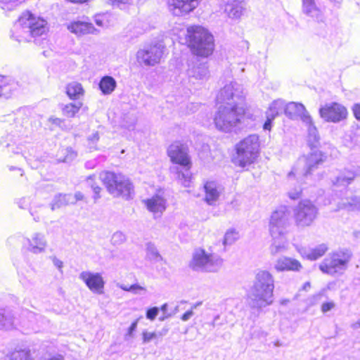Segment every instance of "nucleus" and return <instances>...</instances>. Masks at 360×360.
I'll list each match as a JSON object with an SVG mask.
<instances>
[{
	"mask_svg": "<svg viewBox=\"0 0 360 360\" xmlns=\"http://www.w3.org/2000/svg\"><path fill=\"white\" fill-rule=\"evenodd\" d=\"M112 4H127L129 0H108Z\"/></svg>",
	"mask_w": 360,
	"mask_h": 360,
	"instance_id": "nucleus-46",
	"label": "nucleus"
},
{
	"mask_svg": "<svg viewBox=\"0 0 360 360\" xmlns=\"http://www.w3.org/2000/svg\"><path fill=\"white\" fill-rule=\"evenodd\" d=\"M320 117L326 122L338 123L347 120V108L338 102H331L321 105L319 110Z\"/></svg>",
	"mask_w": 360,
	"mask_h": 360,
	"instance_id": "nucleus-10",
	"label": "nucleus"
},
{
	"mask_svg": "<svg viewBox=\"0 0 360 360\" xmlns=\"http://www.w3.org/2000/svg\"><path fill=\"white\" fill-rule=\"evenodd\" d=\"M166 308H167V304H163V305L161 307V309H162V310H164V311L166 309Z\"/></svg>",
	"mask_w": 360,
	"mask_h": 360,
	"instance_id": "nucleus-50",
	"label": "nucleus"
},
{
	"mask_svg": "<svg viewBox=\"0 0 360 360\" xmlns=\"http://www.w3.org/2000/svg\"><path fill=\"white\" fill-rule=\"evenodd\" d=\"M205 193V200L209 205L214 204L219 198L220 190L217 184L214 181H207L204 184Z\"/></svg>",
	"mask_w": 360,
	"mask_h": 360,
	"instance_id": "nucleus-20",
	"label": "nucleus"
},
{
	"mask_svg": "<svg viewBox=\"0 0 360 360\" xmlns=\"http://www.w3.org/2000/svg\"><path fill=\"white\" fill-rule=\"evenodd\" d=\"M77 153L71 147L62 149L58 153V162H71L76 159Z\"/></svg>",
	"mask_w": 360,
	"mask_h": 360,
	"instance_id": "nucleus-24",
	"label": "nucleus"
},
{
	"mask_svg": "<svg viewBox=\"0 0 360 360\" xmlns=\"http://www.w3.org/2000/svg\"><path fill=\"white\" fill-rule=\"evenodd\" d=\"M202 0H169V10L174 15L183 16L193 11Z\"/></svg>",
	"mask_w": 360,
	"mask_h": 360,
	"instance_id": "nucleus-14",
	"label": "nucleus"
},
{
	"mask_svg": "<svg viewBox=\"0 0 360 360\" xmlns=\"http://www.w3.org/2000/svg\"><path fill=\"white\" fill-rule=\"evenodd\" d=\"M138 324V319L135 320L133 323H131V326L129 328L128 333L131 335L136 328Z\"/></svg>",
	"mask_w": 360,
	"mask_h": 360,
	"instance_id": "nucleus-44",
	"label": "nucleus"
},
{
	"mask_svg": "<svg viewBox=\"0 0 360 360\" xmlns=\"http://www.w3.org/2000/svg\"><path fill=\"white\" fill-rule=\"evenodd\" d=\"M94 199L96 200L100 198V193L101 191V188L100 186H95L94 188Z\"/></svg>",
	"mask_w": 360,
	"mask_h": 360,
	"instance_id": "nucleus-45",
	"label": "nucleus"
},
{
	"mask_svg": "<svg viewBox=\"0 0 360 360\" xmlns=\"http://www.w3.org/2000/svg\"><path fill=\"white\" fill-rule=\"evenodd\" d=\"M215 265L213 255L207 253L204 249L199 248L195 250L189 266L193 271H212Z\"/></svg>",
	"mask_w": 360,
	"mask_h": 360,
	"instance_id": "nucleus-12",
	"label": "nucleus"
},
{
	"mask_svg": "<svg viewBox=\"0 0 360 360\" xmlns=\"http://www.w3.org/2000/svg\"><path fill=\"white\" fill-rule=\"evenodd\" d=\"M243 13V8L240 5L236 4L231 6L229 10V14L232 18H239Z\"/></svg>",
	"mask_w": 360,
	"mask_h": 360,
	"instance_id": "nucleus-32",
	"label": "nucleus"
},
{
	"mask_svg": "<svg viewBox=\"0 0 360 360\" xmlns=\"http://www.w3.org/2000/svg\"><path fill=\"white\" fill-rule=\"evenodd\" d=\"M8 85L9 80L6 77L0 75V97L6 94Z\"/></svg>",
	"mask_w": 360,
	"mask_h": 360,
	"instance_id": "nucleus-34",
	"label": "nucleus"
},
{
	"mask_svg": "<svg viewBox=\"0 0 360 360\" xmlns=\"http://www.w3.org/2000/svg\"><path fill=\"white\" fill-rule=\"evenodd\" d=\"M63 356H53L51 359H49V360H63Z\"/></svg>",
	"mask_w": 360,
	"mask_h": 360,
	"instance_id": "nucleus-49",
	"label": "nucleus"
},
{
	"mask_svg": "<svg viewBox=\"0 0 360 360\" xmlns=\"http://www.w3.org/2000/svg\"><path fill=\"white\" fill-rule=\"evenodd\" d=\"M235 151L232 162L241 168L250 167L257 161L260 154L259 138L255 135L244 138L235 146Z\"/></svg>",
	"mask_w": 360,
	"mask_h": 360,
	"instance_id": "nucleus-3",
	"label": "nucleus"
},
{
	"mask_svg": "<svg viewBox=\"0 0 360 360\" xmlns=\"http://www.w3.org/2000/svg\"><path fill=\"white\" fill-rule=\"evenodd\" d=\"M237 238L238 233L234 231H229L225 234L224 243V244H231Z\"/></svg>",
	"mask_w": 360,
	"mask_h": 360,
	"instance_id": "nucleus-33",
	"label": "nucleus"
},
{
	"mask_svg": "<svg viewBox=\"0 0 360 360\" xmlns=\"http://www.w3.org/2000/svg\"><path fill=\"white\" fill-rule=\"evenodd\" d=\"M303 9L306 14L311 18L319 19L321 13V11L315 6L314 0H302Z\"/></svg>",
	"mask_w": 360,
	"mask_h": 360,
	"instance_id": "nucleus-25",
	"label": "nucleus"
},
{
	"mask_svg": "<svg viewBox=\"0 0 360 360\" xmlns=\"http://www.w3.org/2000/svg\"><path fill=\"white\" fill-rule=\"evenodd\" d=\"M311 288V283L310 282H306L305 283L303 284L302 285V289L304 290H307L308 289H309Z\"/></svg>",
	"mask_w": 360,
	"mask_h": 360,
	"instance_id": "nucleus-47",
	"label": "nucleus"
},
{
	"mask_svg": "<svg viewBox=\"0 0 360 360\" xmlns=\"http://www.w3.org/2000/svg\"><path fill=\"white\" fill-rule=\"evenodd\" d=\"M274 119H270V117L266 115V120L263 124V129L264 130L270 131L271 129V122Z\"/></svg>",
	"mask_w": 360,
	"mask_h": 360,
	"instance_id": "nucleus-41",
	"label": "nucleus"
},
{
	"mask_svg": "<svg viewBox=\"0 0 360 360\" xmlns=\"http://www.w3.org/2000/svg\"><path fill=\"white\" fill-rule=\"evenodd\" d=\"M155 332L143 331L142 333V340L143 343H148L157 338Z\"/></svg>",
	"mask_w": 360,
	"mask_h": 360,
	"instance_id": "nucleus-35",
	"label": "nucleus"
},
{
	"mask_svg": "<svg viewBox=\"0 0 360 360\" xmlns=\"http://www.w3.org/2000/svg\"><path fill=\"white\" fill-rule=\"evenodd\" d=\"M235 94L234 87L231 84H228L221 88L216 96V104L218 108L213 121L216 128L222 132H231L245 120L251 118L247 105L231 103Z\"/></svg>",
	"mask_w": 360,
	"mask_h": 360,
	"instance_id": "nucleus-1",
	"label": "nucleus"
},
{
	"mask_svg": "<svg viewBox=\"0 0 360 360\" xmlns=\"http://www.w3.org/2000/svg\"><path fill=\"white\" fill-rule=\"evenodd\" d=\"M335 303L333 301L323 302L321 306V310L323 313H326L335 307Z\"/></svg>",
	"mask_w": 360,
	"mask_h": 360,
	"instance_id": "nucleus-37",
	"label": "nucleus"
},
{
	"mask_svg": "<svg viewBox=\"0 0 360 360\" xmlns=\"http://www.w3.org/2000/svg\"><path fill=\"white\" fill-rule=\"evenodd\" d=\"M159 309L158 307H151L149 308L146 311V317L150 321H153L155 319L158 315Z\"/></svg>",
	"mask_w": 360,
	"mask_h": 360,
	"instance_id": "nucleus-36",
	"label": "nucleus"
},
{
	"mask_svg": "<svg viewBox=\"0 0 360 360\" xmlns=\"http://www.w3.org/2000/svg\"><path fill=\"white\" fill-rule=\"evenodd\" d=\"M328 248L326 244H320L312 248L306 255V258L309 260H316L323 257L328 251Z\"/></svg>",
	"mask_w": 360,
	"mask_h": 360,
	"instance_id": "nucleus-28",
	"label": "nucleus"
},
{
	"mask_svg": "<svg viewBox=\"0 0 360 360\" xmlns=\"http://www.w3.org/2000/svg\"><path fill=\"white\" fill-rule=\"evenodd\" d=\"M18 2L19 0H0V6L4 10H11Z\"/></svg>",
	"mask_w": 360,
	"mask_h": 360,
	"instance_id": "nucleus-31",
	"label": "nucleus"
},
{
	"mask_svg": "<svg viewBox=\"0 0 360 360\" xmlns=\"http://www.w3.org/2000/svg\"><path fill=\"white\" fill-rule=\"evenodd\" d=\"M354 179V176H352L348 179L347 182L349 183L351 181H352Z\"/></svg>",
	"mask_w": 360,
	"mask_h": 360,
	"instance_id": "nucleus-51",
	"label": "nucleus"
},
{
	"mask_svg": "<svg viewBox=\"0 0 360 360\" xmlns=\"http://www.w3.org/2000/svg\"><path fill=\"white\" fill-rule=\"evenodd\" d=\"M5 319H6V317H5L4 314L0 311V325L3 324Z\"/></svg>",
	"mask_w": 360,
	"mask_h": 360,
	"instance_id": "nucleus-48",
	"label": "nucleus"
},
{
	"mask_svg": "<svg viewBox=\"0 0 360 360\" xmlns=\"http://www.w3.org/2000/svg\"><path fill=\"white\" fill-rule=\"evenodd\" d=\"M284 112L290 118L302 117L306 112L305 107L298 103L291 102L284 105Z\"/></svg>",
	"mask_w": 360,
	"mask_h": 360,
	"instance_id": "nucleus-22",
	"label": "nucleus"
},
{
	"mask_svg": "<svg viewBox=\"0 0 360 360\" xmlns=\"http://www.w3.org/2000/svg\"><path fill=\"white\" fill-rule=\"evenodd\" d=\"M185 42L193 56L207 58L215 48V40L212 32L200 25H190L186 28Z\"/></svg>",
	"mask_w": 360,
	"mask_h": 360,
	"instance_id": "nucleus-2",
	"label": "nucleus"
},
{
	"mask_svg": "<svg viewBox=\"0 0 360 360\" xmlns=\"http://www.w3.org/2000/svg\"><path fill=\"white\" fill-rule=\"evenodd\" d=\"M45 241L37 236L30 240V249L34 252H41L45 249Z\"/></svg>",
	"mask_w": 360,
	"mask_h": 360,
	"instance_id": "nucleus-30",
	"label": "nucleus"
},
{
	"mask_svg": "<svg viewBox=\"0 0 360 360\" xmlns=\"http://www.w3.org/2000/svg\"><path fill=\"white\" fill-rule=\"evenodd\" d=\"M82 106V103L78 102L75 103H69L66 104L62 109V113L64 116L72 118L75 117V115L79 112L80 108Z\"/></svg>",
	"mask_w": 360,
	"mask_h": 360,
	"instance_id": "nucleus-26",
	"label": "nucleus"
},
{
	"mask_svg": "<svg viewBox=\"0 0 360 360\" xmlns=\"http://www.w3.org/2000/svg\"><path fill=\"white\" fill-rule=\"evenodd\" d=\"M123 289L126 291H139V290H144L145 288L138 284H134L129 286V288H123Z\"/></svg>",
	"mask_w": 360,
	"mask_h": 360,
	"instance_id": "nucleus-39",
	"label": "nucleus"
},
{
	"mask_svg": "<svg viewBox=\"0 0 360 360\" xmlns=\"http://www.w3.org/2000/svg\"><path fill=\"white\" fill-rule=\"evenodd\" d=\"M167 154L172 164L181 166L184 170L176 171L177 179L189 181L193 176L191 172L193 164L186 147L181 143L175 141L169 145Z\"/></svg>",
	"mask_w": 360,
	"mask_h": 360,
	"instance_id": "nucleus-5",
	"label": "nucleus"
},
{
	"mask_svg": "<svg viewBox=\"0 0 360 360\" xmlns=\"http://www.w3.org/2000/svg\"><path fill=\"white\" fill-rule=\"evenodd\" d=\"M70 195L60 193L57 195L53 199L51 208L52 210H58L63 206L69 204V197Z\"/></svg>",
	"mask_w": 360,
	"mask_h": 360,
	"instance_id": "nucleus-29",
	"label": "nucleus"
},
{
	"mask_svg": "<svg viewBox=\"0 0 360 360\" xmlns=\"http://www.w3.org/2000/svg\"><path fill=\"white\" fill-rule=\"evenodd\" d=\"M80 278L92 292L98 294L103 292L105 282L100 274L84 271L80 274Z\"/></svg>",
	"mask_w": 360,
	"mask_h": 360,
	"instance_id": "nucleus-15",
	"label": "nucleus"
},
{
	"mask_svg": "<svg viewBox=\"0 0 360 360\" xmlns=\"http://www.w3.org/2000/svg\"><path fill=\"white\" fill-rule=\"evenodd\" d=\"M283 109L284 103L282 101L279 100L274 101L268 108L266 115L270 117V119H275Z\"/></svg>",
	"mask_w": 360,
	"mask_h": 360,
	"instance_id": "nucleus-27",
	"label": "nucleus"
},
{
	"mask_svg": "<svg viewBox=\"0 0 360 360\" xmlns=\"http://www.w3.org/2000/svg\"><path fill=\"white\" fill-rule=\"evenodd\" d=\"M301 195H302V191H297V192H294V193H292V192H290V193H288V197H289L290 199H292V200H297V199L300 198V196H301Z\"/></svg>",
	"mask_w": 360,
	"mask_h": 360,
	"instance_id": "nucleus-43",
	"label": "nucleus"
},
{
	"mask_svg": "<svg viewBox=\"0 0 360 360\" xmlns=\"http://www.w3.org/2000/svg\"><path fill=\"white\" fill-rule=\"evenodd\" d=\"M65 93L70 100H78L84 95L85 90L81 83L74 81L66 85Z\"/></svg>",
	"mask_w": 360,
	"mask_h": 360,
	"instance_id": "nucleus-21",
	"label": "nucleus"
},
{
	"mask_svg": "<svg viewBox=\"0 0 360 360\" xmlns=\"http://www.w3.org/2000/svg\"><path fill=\"white\" fill-rule=\"evenodd\" d=\"M75 202L86 201L87 197L82 192H77L75 194Z\"/></svg>",
	"mask_w": 360,
	"mask_h": 360,
	"instance_id": "nucleus-40",
	"label": "nucleus"
},
{
	"mask_svg": "<svg viewBox=\"0 0 360 360\" xmlns=\"http://www.w3.org/2000/svg\"><path fill=\"white\" fill-rule=\"evenodd\" d=\"M318 215V209L309 200L299 202L294 212L295 225L300 229H304L312 225Z\"/></svg>",
	"mask_w": 360,
	"mask_h": 360,
	"instance_id": "nucleus-8",
	"label": "nucleus"
},
{
	"mask_svg": "<svg viewBox=\"0 0 360 360\" xmlns=\"http://www.w3.org/2000/svg\"><path fill=\"white\" fill-rule=\"evenodd\" d=\"M357 325L360 327V319L357 321Z\"/></svg>",
	"mask_w": 360,
	"mask_h": 360,
	"instance_id": "nucleus-52",
	"label": "nucleus"
},
{
	"mask_svg": "<svg viewBox=\"0 0 360 360\" xmlns=\"http://www.w3.org/2000/svg\"><path fill=\"white\" fill-rule=\"evenodd\" d=\"M352 258L348 250H340L331 253L319 265V269L324 274H334L339 269L345 268Z\"/></svg>",
	"mask_w": 360,
	"mask_h": 360,
	"instance_id": "nucleus-9",
	"label": "nucleus"
},
{
	"mask_svg": "<svg viewBox=\"0 0 360 360\" xmlns=\"http://www.w3.org/2000/svg\"><path fill=\"white\" fill-rule=\"evenodd\" d=\"M302 268V266L298 260L288 257L279 258L275 266L277 271H298Z\"/></svg>",
	"mask_w": 360,
	"mask_h": 360,
	"instance_id": "nucleus-18",
	"label": "nucleus"
},
{
	"mask_svg": "<svg viewBox=\"0 0 360 360\" xmlns=\"http://www.w3.org/2000/svg\"><path fill=\"white\" fill-rule=\"evenodd\" d=\"M274 285L271 274L267 271H260L256 275L253 285L254 301L257 304H270Z\"/></svg>",
	"mask_w": 360,
	"mask_h": 360,
	"instance_id": "nucleus-7",
	"label": "nucleus"
},
{
	"mask_svg": "<svg viewBox=\"0 0 360 360\" xmlns=\"http://www.w3.org/2000/svg\"><path fill=\"white\" fill-rule=\"evenodd\" d=\"M352 111L354 117L359 121H360V103L354 104L352 107Z\"/></svg>",
	"mask_w": 360,
	"mask_h": 360,
	"instance_id": "nucleus-38",
	"label": "nucleus"
},
{
	"mask_svg": "<svg viewBox=\"0 0 360 360\" xmlns=\"http://www.w3.org/2000/svg\"><path fill=\"white\" fill-rule=\"evenodd\" d=\"M287 213L284 210L274 211L270 218L269 231L275 240H285L288 233Z\"/></svg>",
	"mask_w": 360,
	"mask_h": 360,
	"instance_id": "nucleus-11",
	"label": "nucleus"
},
{
	"mask_svg": "<svg viewBox=\"0 0 360 360\" xmlns=\"http://www.w3.org/2000/svg\"><path fill=\"white\" fill-rule=\"evenodd\" d=\"M116 87V82L110 76H105L101 78L99 82V88L103 94H111Z\"/></svg>",
	"mask_w": 360,
	"mask_h": 360,
	"instance_id": "nucleus-23",
	"label": "nucleus"
},
{
	"mask_svg": "<svg viewBox=\"0 0 360 360\" xmlns=\"http://www.w3.org/2000/svg\"><path fill=\"white\" fill-rule=\"evenodd\" d=\"M16 24L22 29H27L32 37H41L49 32L47 20L30 10H25L18 16Z\"/></svg>",
	"mask_w": 360,
	"mask_h": 360,
	"instance_id": "nucleus-6",
	"label": "nucleus"
},
{
	"mask_svg": "<svg viewBox=\"0 0 360 360\" xmlns=\"http://www.w3.org/2000/svg\"><path fill=\"white\" fill-rule=\"evenodd\" d=\"M99 178L109 193L115 197L129 199L134 192L131 181L120 173L103 171Z\"/></svg>",
	"mask_w": 360,
	"mask_h": 360,
	"instance_id": "nucleus-4",
	"label": "nucleus"
},
{
	"mask_svg": "<svg viewBox=\"0 0 360 360\" xmlns=\"http://www.w3.org/2000/svg\"><path fill=\"white\" fill-rule=\"evenodd\" d=\"M68 30L76 35L81 36L94 33L96 30L92 23L84 21H74L67 26Z\"/></svg>",
	"mask_w": 360,
	"mask_h": 360,
	"instance_id": "nucleus-19",
	"label": "nucleus"
},
{
	"mask_svg": "<svg viewBox=\"0 0 360 360\" xmlns=\"http://www.w3.org/2000/svg\"><path fill=\"white\" fill-rule=\"evenodd\" d=\"M326 160V157L319 150L314 149L311 153L302 157L305 167V174H311L314 170L318 169Z\"/></svg>",
	"mask_w": 360,
	"mask_h": 360,
	"instance_id": "nucleus-16",
	"label": "nucleus"
},
{
	"mask_svg": "<svg viewBox=\"0 0 360 360\" xmlns=\"http://www.w3.org/2000/svg\"><path fill=\"white\" fill-rule=\"evenodd\" d=\"M164 55V47L158 44H150L137 52L138 60L146 65L153 66L160 62Z\"/></svg>",
	"mask_w": 360,
	"mask_h": 360,
	"instance_id": "nucleus-13",
	"label": "nucleus"
},
{
	"mask_svg": "<svg viewBox=\"0 0 360 360\" xmlns=\"http://www.w3.org/2000/svg\"><path fill=\"white\" fill-rule=\"evenodd\" d=\"M147 210L153 214H162L167 208V201L160 194H155L149 198L143 200Z\"/></svg>",
	"mask_w": 360,
	"mask_h": 360,
	"instance_id": "nucleus-17",
	"label": "nucleus"
},
{
	"mask_svg": "<svg viewBox=\"0 0 360 360\" xmlns=\"http://www.w3.org/2000/svg\"><path fill=\"white\" fill-rule=\"evenodd\" d=\"M193 314V310L190 309L186 311L184 314L181 316V319L184 321L188 320Z\"/></svg>",
	"mask_w": 360,
	"mask_h": 360,
	"instance_id": "nucleus-42",
	"label": "nucleus"
}]
</instances>
